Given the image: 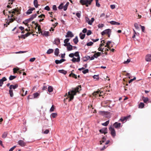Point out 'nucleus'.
Masks as SVG:
<instances>
[{
	"mask_svg": "<svg viewBox=\"0 0 151 151\" xmlns=\"http://www.w3.org/2000/svg\"><path fill=\"white\" fill-rule=\"evenodd\" d=\"M81 88V86H78V87L75 88L74 89L68 92V97L69 98L68 101H70L72 100L74 98V96L76 95V93L79 92L78 90L79 87Z\"/></svg>",
	"mask_w": 151,
	"mask_h": 151,
	"instance_id": "obj_1",
	"label": "nucleus"
},
{
	"mask_svg": "<svg viewBox=\"0 0 151 151\" xmlns=\"http://www.w3.org/2000/svg\"><path fill=\"white\" fill-rule=\"evenodd\" d=\"M93 0H80V3L82 5H85L86 7H88V5H90Z\"/></svg>",
	"mask_w": 151,
	"mask_h": 151,
	"instance_id": "obj_2",
	"label": "nucleus"
},
{
	"mask_svg": "<svg viewBox=\"0 0 151 151\" xmlns=\"http://www.w3.org/2000/svg\"><path fill=\"white\" fill-rule=\"evenodd\" d=\"M109 129L110 131L111 135L113 137H114L116 136V132L114 128L110 126L109 127Z\"/></svg>",
	"mask_w": 151,
	"mask_h": 151,
	"instance_id": "obj_3",
	"label": "nucleus"
},
{
	"mask_svg": "<svg viewBox=\"0 0 151 151\" xmlns=\"http://www.w3.org/2000/svg\"><path fill=\"white\" fill-rule=\"evenodd\" d=\"M109 33H111V30L110 29H107L102 32L101 34L102 35H104L106 34L107 35Z\"/></svg>",
	"mask_w": 151,
	"mask_h": 151,
	"instance_id": "obj_4",
	"label": "nucleus"
},
{
	"mask_svg": "<svg viewBox=\"0 0 151 151\" xmlns=\"http://www.w3.org/2000/svg\"><path fill=\"white\" fill-rule=\"evenodd\" d=\"M74 36V35L72 32L70 31H68L67 33V34L65 35L66 37H70L71 38Z\"/></svg>",
	"mask_w": 151,
	"mask_h": 151,
	"instance_id": "obj_5",
	"label": "nucleus"
},
{
	"mask_svg": "<svg viewBox=\"0 0 151 151\" xmlns=\"http://www.w3.org/2000/svg\"><path fill=\"white\" fill-rule=\"evenodd\" d=\"M107 128H104L99 130V132L102 133H104L105 134L107 133Z\"/></svg>",
	"mask_w": 151,
	"mask_h": 151,
	"instance_id": "obj_6",
	"label": "nucleus"
},
{
	"mask_svg": "<svg viewBox=\"0 0 151 151\" xmlns=\"http://www.w3.org/2000/svg\"><path fill=\"white\" fill-rule=\"evenodd\" d=\"M18 144L22 147H24L26 145V143L22 140H20L18 141Z\"/></svg>",
	"mask_w": 151,
	"mask_h": 151,
	"instance_id": "obj_7",
	"label": "nucleus"
},
{
	"mask_svg": "<svg viewBox=\"0 0 151 151\" xmlns=\"http://www.w3.org/2000/svg\"><path fill=\"white\" fill-rule=\"evenodd\" d=\"M113 126L115 128L118 129L121 126V123L116 122L113 124Z\"/></svg>",
	"mask_w": 151,
	"mask_h": 151,
	"instance_id": "obj_8",
	"label": "nucleus"
},
{
	"mask_svg": "<svg viewBox=\"0 0 151 151\" xmlns=\"http://www.w3.org/2000/svg\"><path fill=\"white\" fill-rule=\"evenodd\" d=\"M33 33V32H28L25 35H22L20 37L21 38H23L24 39H25L26 37H27L30 34H32Z\"/></svg>",
	"mask_w": 151,
	"mask_h": 151,
	"instance_id": "obj_9",
	"label": "nucleus"
},
{
	"mask_svg": "<svg viewBox=\"0 0 151 151\" xmlns=\"http://www.w3.org/2000/svg\"><path fill=\"white\" fill-rule=\"evenodd\" d=\"M145 59L147 61H150L151 60V55H147L145 57Z\"/></svg>",
	"mask_w": 151,
	"mask_h": 151,
	"instance_id": "obj_10",
	"label": "nucleus"
},
{
	"mask_svg": "<svg viewBox=\"0 0 151 151\" xmlns=\"http://www.w3.org/2000/svg\"><path fill=\"white\" fill-rule=\"evenodd\" d=\"M18 86V85L17 84H16L15 85H11L9 86V89L12 90V89H15L17 88Z\"/></svg>",
	"mask_w": 151,
	"mask_h": 151,
	"instance_id": "obj_11",
	"label": "nucleus"
},
{
	"mask_svg": "<svg viewBox=\"0 0 151 151\" xmlns=\"http://www.w3.org/2000/svg\"><path fill=\"white\" fill-rule=\"evenodd\" d=\"M7 80L6 78L5 77H3L1 79H0V86H2L3 84L4 81H6Z\"/></svg>",
	"mask_w": 151,
	"mask_h": 151,
	"instance_id": "obj_12",
	"label": "nucleus"
},
{
	"mask_svg": "<svg viewBox=\"0 0 151 151\" xmlns=\"http://www.w3.org/2000/svg\"><path fill=\"white\" fill-rule=\"evenodd\" d=\"M130 115H129L126 116H124L123 117L121 118L120 119V120L122 122H124L125 120H127L128 119L130 118Z\"/></svg>",
	"mask_w": 151,
	"mask_h": 151,
	"instance_id": "obj_13",
	"label": "nucleus"
},
{
	"mask_svg": "<svg viewBox=\"0 0 151 151\" xmlns=\"http://www.w3.org/2000/svg\"><path fill=\"white\" fill-rule=\"evenodd\" d=\"M80 60V58H75L73 57V59L71 60V61L73 63H75L76 62H79Z\"/></svg>",
	"mask_w": 151,
	"mask_h": 151,
	"instance_id": "obj_14",
	"label": "nucleus"
},
{
	"mask_svg": "<svg viewBox=\"0 0 151 151\" xmlns=\"http://www.w3.org/2000/svg\"><path fill=\"white\" fill-rule=\"evenodd\" d=\"M65 59H61L60 60H55V63L56 64L61 63H62L63 62L65 61Z\"/></svg>",
	"mask_w": 151,
	"mask_h": 151,
	"instance_id": "obj_15",
	"label": "nucleus"
},
{
	"mask_svg": "<svg viewBox=\"0 0 151 151\" xmlns=\"http://www.w3.org/2000/svg\"><path fill=\"white\" fill-rule=\"evenodd\" d=\"M60 43V40L58 38L55 39L54 42V44L58 45Z\"/></svg>",
	"mask_w": 151,
	"mask_h": 151,
	"instance_id": "obj_16",
	"label": "nucleus"
},
{
	"mask_svg": "<svg viewBox=\"0 0 151 151\" xmlns=\"http://www.w3.org/2000/svg\"><path fill=\"white\" fill-rule=\"evenodd\" d=\"M15 13H17V15L20 14V11H19L18 9V7L16 8L15 9H12Z\"/></svg>",
	"mask_w": 151,
	"mask_h": 151,
	"instance_id": "obj_17",
	"label": "nucleus"
},
{
	"mask_svg": "<svg viewBox=\"0 0 151 151\" xmlns=\"http://www.w3.org/2000/svg\"><path fill=\"white\" fill-rule=\"evenodd\" d=\"M101 52H98L95 53L93 55V56L95 58H97L99 56L101 55Z\"/></svg>",
	"mask_w": 151,
	"mask_h": 151,
	"instance_id": "obj_18",
	"label": "nucleus"
},
{
	"mask_svg": "<svg viewBox=\"0 0 151 151\" xmlns=\"http://www.w3.org/2000/svg\"><path fill=\"white\" fill-rule=\"evenodd\" d=\"M94 18H92L91 19V20H89L88 21V23L89 24L91 25L92 24V23L94 22Z\"/></svg>",
	"mask_w": 151,
	"mask_h": 151,
	"instance_id": "obj_19",
	"label": "nucleus"
},
{
	"mask_svg": "<svg viewBox=\"0 0 151 151\" xmlns=\"http://www.w3.org/2000/svg\"><path fill=\"white\" fill-rule=\"evenodd\" d=\"M73 41L75 44H76L78 42V40L77 36H76L74 39H73Z\"/></svg>",
	"mask_w": 151,
	"mask_h": 151,
	"instance_id": "obj_20",
	"label": "nucleus"
},
{
	"mask_svg": "<svg viewBox=\"0 0 151 151\" xmlns=\"http://www.w3.org/2000/svg\"><path fill=\"white\" fill-rule=\"evenodd\" d=\"M145 104L143 103L140 102L139 105V108H142L144 107Z\"/></svg>",
	"mask_w": 151,
	"mask_h": 151,
	"instance_id": "obj_21",
	"label": "nucleus"
},
{
	"mask_svg": "<svg viewBox=\"0 0 151 151\" xmlns=\"http://www.w3.org/2000/svg\"><path fill=\"white\" fill-rule=\"evenodd\" d=\"M90 58V57L89 56H87L83 58V61H86Z\"/></svg>",
	"mask_w": 151,
	"mask_h": 151,
	"instance_id": "obj_22",
	"label": "nucleus"
},
{
	"mask_svg": "<svg viewBox=\"0 0 151 151\" xmlns=\"http://www.w3.org/2000/svg\"><path fill=\"white\" fill-rule=\"evenodd\" d=\"M59 53V49L57 48L55 49V54L56 56H58Z\"/></svg>",
	"mask_w": 151,
	"mask_h": 151,
	"instance_id": "obj_23",
	"label": "nucleus"
},
{
	"mask_svg": "<svg viewBox=\"0 0 151 151\" xmlns=\"http://www.w3.org/2000/svg\"><path fill=\"white\" fill-rule=\"evenodd\" d=\"M34 4L36 8H37L38 6V1L37 0H34Z\"/></svg>",
	"mask_w": 151,
	"mask_h": 151,
	"instance_id": "obj_24",
	"label": "nucleus"
},
{
	"mask_svg": "<svg viewBox=\"0 0 151 151\" xmlns=\"http://www.w3.org/2000/svg\"><path fill=\"white\" fill-rule=\"evenodd\" d=\"M69 4V3L68 2L66 4L63 6V10L64 11H66L67 9L68 6Z\"/></svg>",
	"mask_w": 151,
	"mask_h": 151,
	"instance_id": "obj_25",
	"label": "nucleus"
},
{
	"mask_svg": "<svg viewBox=\"0 0 151 151\" xmlns=\"http://www.w3.org/2000/svg\"><path fill=\"white\" fill-rule=\"evenodd\" d=\"M8 134V132H4L2 135V137L3 138H6Z\"/></svg>",
	"mask_w": 151,
	"mask_h": 151,
	"instance_id": "obj_26",
	"label": "nucleus"
},
{
	"mask_svg": "<svg viewBox=\"0 0 151 151\" xmlns=\"http://www.w3.org/2000/svg\"><path fill=\"white\" fill-rule=\"evenodd\" d=\"M85 36V34H82V33H81L80 34V37L81 39L83 40L84 39Z\"/></svg>",
	"mask_w": 151,
	"mask_h": 151,
	"instance_id": "obj_27",
	"label": "nucleus"
},
{
	"mask_svg": "<svg viewBox=\"0 0 151 151\" xmlns=\"http://www.w3.org/2000/svg\"><path fill=\"white\" fill-rule=\"evenodd\" d=\"M9 93L10 97H12L14 96L13 90H12L9 89Z\"/></svg>",
	"mask_w": 151,
	"mask_h": 151,
	"instance_id": "obj_28",
	"label": "nucleus"
},
{
	"mask_svg": "<svg viewBox=\"0 0 151 151\" xmlns=\"http://www.w3.org/2000/svg\"><path fill=\"white\" fill-rule=\"evenodd\" d=\"M49 32L47 31H44L43 32H42V33H41L42 35H44L47 37L48 36Z\"/></svg>",
	"mask_w": 151,
	"mask_h": 151,
	"instance_id": "obj_29",
	"label": "nucleus"
},
{
	"mask_svg": "<svg viewBox=\"0 0 151 151\" xmlns=\"http://www.w3.org/2000/svg\"><path fill=\"white\" fill-rule=\"evenodd\" d=\"M142 99L145 103H147V102L148 101V99L147 97L145 98L144 97H143Z\"/></svg>",
	"mask_w": 151,
	"mask_h": 151,
	"instance_id": "obj_30",
	"label": "nucleus"
},
{
	"mask_svg": "<svg viewBox=\"0 0 151 151\" xmlns=\"http://www.w3.org/2000/svg\"><path fill=\"white\" fill-rule=\"evenodd\" d=\"M37 16V14H34L32 15L31 17L30 18V19L31 20H32L34 18H35Z\"/></svg>",
	"mask_w": 151,
	"mask_h": 151,
	"instance_id": "obj_31",
	"label": "nucleus"
},
{
	"mask_svg": "<svg viewBox=\"0 0 151 151\" xmlns=\"http://www.w3.org/2000/svg\"><path fill=\"white\" fill-rule=\"evenodd\" d=\"M69 76H72L73 78H74L76 79L77 78V76L76 74H75L74 73H71L69 75Z\"/></svg>",
	"mask_w": 151,
	"mask_h": 151,
	"instance_id": "obj_32",
	"label": "nucleus"
},
{
	"mask_svg": "<svg viewBox=\"0 0 151 151\" xmlns=\"http://www.w3.org/2000/svg\"><path fill=\"white\" fill-rule=\"evenodd\" d=\"M99 93H101L100 92V91H97L96 92H94L93 93V96H95L96 97L97 96V95L99 94Z\"/></svg>",
	"mask_w": 151,
	"mask_h": 151,
	"instance_id": "obj_33",
	"label": "nucleus"
},
{
	"mask_svg": "<svg viewBox=\"0 0 151 151\" xmlns=\"http://www.w3.org/2000/svg\"><path fill=\"white\" fill-rule=\"evenodd\" d=\"M67 49L68 51H70L73 49V46L71 45L67 47Z\"/></svg>",
	"mask_w": 151,
	"mask_h": 151,
	"instance_id": "obj_34",
	"label": "nucleus"
},
{
	"mask_svg": "<svg viewBox=\"0 0 151 151\" xmlns=\"http://www.w3.org/2000/svg\"><path fill=\"white\" fill-rule=\"evenodd\" d=\"M74 56H75L77 58H80L78 52H76L75 53H74Z\"/></svg>",
	"mask_w": 151,
	"mask_h": 151,
	"instance_id": "obj_35",
	"label": "nucleus"
},
{
	"mask_svg": "<svg viewBox=\"0 0 151 151\" xmlns=\"http://www.w3.org/2000/svg\"><path fill=\"white\" fill-rule=\"evenodd\" d=\"M53 51V50L52 49H49L47 51V54H50L52 53Z\"/></svg>",
	"mask_w": 151,
	"mask_h": 151,
	"instance_id": "obj_36",
	"label": "nucleus"
},
{
	"mask_svg": "<svg viewBox=\"0 0 151 151\" xmlns=\"http://www.w3.org/2000/svg\"><path fill=\"white\" fill-rule=\"evenodd\" d=\"M48 91L49 92H52L53 91V88L51 86H49L48 87Z\"/></svg>",
	"mask_w": 151,
	"mask_h": 151,
	"instance_id": "obj_37",
	"label": "nucleus"
},
{
	"mask_svg": "<svg viewBox=\"0 0 151 151\" xmlns=\"http://www.w3.org/2000/svg\"><path fill=\"white\" fill-rule=\"evenodd\" d=\"M59 72L60 73H62L64 74H65L67 73V72L66 71L64 70H59Z\"/></svg>",
	"mask_w": 151,
	"mask_h": 151,
	"instance_id": "obj_38",
	"label": "nucleus"
},
{
	"mask_svg": "<svg viewBox=\"0 0 151 151\" xmlns=\"http://www.w3.org/2000/svg\"><path fill=\"white\" fill-rule=\"evenodd\" d=\"M57 116V114L56 113H52L51 115V116L53 118L56 117Z\"/></svg>",
	"mask_w": 151,
	"mask_h": 151,
	"instance_id": "obj_39",
	"label": "nucleus"
},
{
	"mask_svg": "<svg viewBox=\"0 0 151 151\" xmlns=\"http://www.w3.org/2000/svg\"><path fill=\"white\" fill-rule=\"evenodd\" d=\"M109 123V120L106 121V122L102 124V125L104 126H106L108 125Z\"/></svg>",
	"mask_w": 151,
	"mask_h": 151,
	"instance_id": "obj_40",
	"label": "nucleus"
},
{
	"mask_svg": "<svg viewBox=\"0 0 151 151\" xmlns=\"http://www.w3.org/2000/svg\"><path fill=\"white\" fill-rule=\"evenodd\" d=\"M37 27L38 31L39 32V33H42V32L40 26V25H38Z\"/></svg>",
	"mask_w": 151,
	"mask_h": 151,
	"instance_id": "obj_41",
	"label": "nucleus"
},
{
	"mask_svg": "<svg viewBox=\"0 0 151 151\" xmlns=\"http://www.w3.org/2000/svg\"><path fill=\"white\" fill-rule=\"evenodd\" d=\"M40 95L38 93H34L33 94L34 97L33 98H37L38 96Z\"/></svg>",
	"mask_w": 151,
	"mask_h": 151,
	"instance_id": "obj_42",
	"label": "nucleus"
},
{
	"mask_svg": "<svg viewBox=\"0 0 151 151\" xmlns=\"http://www.w3.org/2000/svg\"><path fill=\"white\" fill-rule=\"evenodd\" d=\"M106 138L104 137H103L102 138L101 141H100V144L101 145L102 144V142L103 143V142H104L106 141Z\"/></svg>",
	"mask_w": 151,
	"mask_h": 151,
	"instance_id": "obj_43",
	"label": "nucleus"
},
{
	"mask_svg": "<svg viewBox=\"0 0 151 151\" xmlns=\"http://www.w3.org/2000/svg\"><path fill=\"white\" fill-rule=\"evenodd\" d=\"M134 26L136 29L138 30L139 29V27L138 26V24L137 23H135L134 24Z\"/></svg>",
	"mask_w": 151,
	"mask_h": 151,
	"instance_id": "obj_44",
	"label": "nucleus"
},
{
	"mask_svg": "<svg viewBox=\"0 0 151 151\" xmlns=\"http://www.w3.org/2000/svg\"><path fill=\"white\" fill-rule=\"evenodd\" d=\"M63 3H61L58 7V8L60 9H62L63 8Z\"/></svg>",
	"mask_w": 151,
	"mask_h": 151,
	"instance_id": "obj_45",
	"label": "nucleus"
},
{
	"mask_svg": "<svg viewBox=\"0 0 151 151\" xmlns=\"http://www.w3.org/2000/svg\"><path fill=\"white\" fill-rule=\"evenodd\" d=\"M16 77L15 76H11L9 77V79L10 80H12L13 79L15 78Z\"/></svg>",
	"mask_w": 151,
	"mask_h": 151,
	"instance_id": "obj_46",
	"label": "nucleus"
},
{
	"mask_svg": "<svg viewBox=\"0 0 151 151\" xmlns=\"http://www.w3.org/2000/svg\"><path fill=\"white\" fill-rule=\"evenodd\" d=\"M24 88H22V90L20 91V93L21 94V95L22 96H24V94H23V93L24 92Z\"/></svg>",
	"mask_w": 151,
	"mask_h": 151,
	"instance_id": "obj_47",
	"label": "nucleus"
},
{
	"mask_svg": "<svg viewBox=\"0 0 151 151\" xmlns=\"http://www.w3.org/2000/svg\"><path fill=\"white\" fill-rule=\"evenodd\" d=\"M13 72L14 73H17V72L18 71V70H19V68H13Z\"/></svg>",
	"mask_w": 151,
	"mask_h": 151,
	"instance_id": "obj_48",
	"label": "nucleus"
},
{
	"mask_svg": "<svg viewBox=\"0 0 151 151\" xmlns=\"http://www.w3.org/2000/svg\"><path fill=\"white\" fill-rule=\"evenodd\" d=\"M88 72L89 70L88 69H86L82 71V72L84 74H85L86 73H88Z\"/></svg>",
	"mask_w": 151,
	"mask_h": 151,
	"instance_id": "obj_49",
	"label": "nucleus"
},
{
	"mask_svg": "<svg viewBox=\"0 0 151 151\" xmlns=\"http://www.w3.org/2000/svg\"><path fill=\"white\" fill-rule=\"evenodd\" d=\"M93 42H90L87 43V45L88 46H90L92 45L93 44Z\"/></svg>",
	"mask_w": 151,
	"mask_h": 151,
	"instance_id": "obj_50",
	"label": "nucleus"
},
{
	"mask_svg": "<svg viewBox=\"0 0 151 151\" xmlns=\"http://www.w3.org/2000/svg\"><path fill=\"white\" fill-rule=\"evenodd\" d=\"M104 25L103 24H99L98 26L99 28H101L104 26Z\"/></svg>",
	"mask_w": 151,
	"mask_h": 151,
	"instance_id": "obj_51",
	"label": "nucleus"
},
{
	"mask_svg": "<svg viewBox=\"0 0 151 151\" xmlns=\"http://www.w3.org/2000/svg\"><path fill=\"white\" fill-rule=\"evenodd\" d=\"M55 109L54 106L53 105H52L50 109V111L51 112L53 111Z\"/></svg>",
	"mask_w": 151,
	"mask_h": 151,
	"instance_id": "obj_52",
	"label": "nucleus"
},
{
	"mask_svg": "<svg viewBox=\"0 0 151 151\" xmlns=\"http://www.w3.org/2000/svg\"><path fill=\"white\" fill-rule=\"evenodd\" d=\"M8 12L9 13V14H11V13H12V14H15V12L12 9L11 11H8Z\"/></svg>",
	"mask_w": 151,
	"mask_h": 151,
	"instance_id": "obj_53",
	"label": "nucleus"
},
{
	"mask_svg": "<svg viewBox=\"0 0 151 151\" xmlns=\"http://www.w3.org/2000/svg\"><path fill=\"white\" fill-rule=\"evenodd\" d=\"M140 26L141 27L142 31L143 32H145V27L144 26H141V25H140Z\"/></svg>",
	"mask_w": 151,
	"mask_h": 151,
	"instance_id": "obj_54",
	"label": "nucleus"
},
{
	"mask_svg": "<svg viewBox=\"0 0 151 151\" xmlns=\"http://www.w3.org/2000/svg\"><path fill=\"white\" fill-rule=\"evenodd\" d=\"M92 34V32L91 30H88L87 32L86 35H87L88 36L91 35Z\"/></svg>",
	"mask_w": 151,
	"mask_h": 151,
	"instance_id": "obj_55",
	"label": "nucleus"
},
{
	"mask_svg": "<svg viewBox=\"0 0 151 151\" xmlns=\"http://www.w3.org/2000/svg\"><path fill=\"white\" fill-rule=\"evenodd\" d=\"M45 15L44 14H41V15L38 16V17L40 18H44L45 17Z\"/></svg>",
	"mask_w": 151,
	"mask_h": 151,
	"instance_id": "obj_56",
	"label": "nucleus"
},
{
	"mask_svg": "<svg viewBox=\"0 0 151 151\" xmlns=\"http://www.w3.org/2000/svg\"><path fill=\"white\" fill-rule=\"evenodd\" d=\"M130 61V60L129 59H128L126 61H125L124 62V63L125 64H127Z\"/></svg>",
	"mask_w": 151,
	"mask_h": 151,
	"instance_id": "obj_57",
	"label": "nucleus"
},
{
	"mask_svg": "<svg viewBox=\"0 0 151 151\" xmlns=\"http://www.w3.org/2000/svg\"><path fill=\"white\" fill-rule=\"evenodd\" d=\"M70 39L69 38H66L65 39L64 41V43H67L69 41Z\"/></svg>",
	"mask_w": 151,
	"mask_h": 151,
	"instance_id": "obj_58",
	"label": "nucleus"
},
{
	"mask_svg": "<svg viewBox=\"0 0 151 151\" xmlns=\"http://www.w3.org/2000/svg\"><path fill=\"white\" fill-rule=\"evenodd\" d=\"M32 13V12L30 10V9H29L27 10L26 12V14H29Z\"/></svg>",
	"mask_w": 151,
	"mask_h": 151,
	"instance_id": "obj_59",
	"label": "nucleus"
},
{
	"mask_svg": "<svg viewBox=\"0 0 151 151\" xmlns=\"http://www.w3.org/2000/svg\"><path fill=\"white\" fill-rule=\"evenodd\" d=\"M45 10H47V11H50V8L48 6H46L45 8Z\"/></svg>",
	"mask_w": 151,
	"mask_h": 151,
	"instance_id": "obj_60",
	"label": "nucleus"
},
{
	"mask_svg": "<svg viewBox=\"0 0 151 151\" xmlns=\"http://www.w3.org/2000/svg\"><path fill=\"white\" fill-rule=\"evenodd\" d=\"M116 22L114 21H110L109 23L111 24L115 25Z\"/></svg>",
	"mask_w": 151,
	"mask_h": 151,
	"instance_id": "obj_61",
	"label": "nucleus"
},
{
	"mask_svg": "<svg viewBox=\"0 0 151 151\" xmlns=\"http://www.w3.org/2000/svg\"><path fill=\"white\" fill-rule=\"evenodd\" d=\"M35 60V58H32L30 59L29 60V61L31 62H32L34 61Z\"/></svg>",
	"mask_w": 151,
	"mask_h": 151,
	"instance_id": "obj_62",
	"label": "nucleus"
},
{
	"mask_svg": "<svg viewBox=\"0 0 151 151\" xmlns=\"http://www.w3.org/2000/svg\"><path fill=\"white\" fill-rule=\"evenodd\" d=\"M16 147V146H14L9 149V151H12Z\"/></svg>",
	"mask_w": 151,
	"mask_h": 151,
	"instance_id": "obj_63",
	"label": "nucleus"
},
{
	"mask_svg": "<svg viewBox=\"0 0 151 151\" xmlns=\"http://www.w3.org/2000/svg\"><path fill=\"white\" fill-rule=\"evenodd\" d=\"M76 16L79 18L81 16V14L79 12L77 13H76Z\"/></svg>",
	"mask_w": 151,
	"mask_h": 151,
	"instance_id": "obj_64",
	"label": "nucleus"
}]
</instances>
